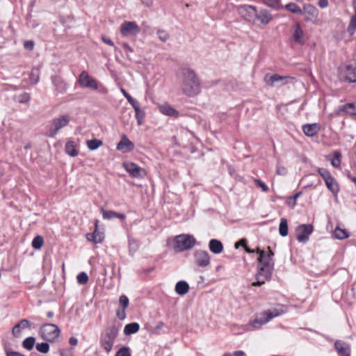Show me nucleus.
<instances>
[{
    "label": "nucleus",
    "mask_w": 356,
    "mask_h": 356,
    "mask_svg": "<svg viewBox=\"0 0 356 356\" xmlns=\"http://www.w3.org/2000/svg\"><path fill=\"white\" fill-rule=\"evenodd\" d=\"M268 253H266V258L268 260H273V257L274 256V252L271 250V249L269 246L268 247Z\"/></svg>",
    "instance_id": "obj_60"
},
{
    "label": "nucleus",
    "mask_w": 356,
    "mask_h": 356,
    "mask_svg": "<svg viewBox=\"0 0 356 356\" xmlns=\"http://www.w3.org/2000/svg\"><path fill=\"white\" fill-rule=\"evenodd\" d=\"M339 111L348 115H356V103H348L339 107Z\"/></svg>",
    "instance_id": "obj_30"
},
{
    "label": "nucleus",
    "mask_w": 356,
    "mask_h": 356,
    "mask_svg": "<svg viewBox=\"0 0 356 356\" xmlns=\"http://www.w3.org/2000/svg\"><path fill=\"white\" fill-rule=\"evenodd\" d=\"M17 100L21 104H24L30 100V95L27 92H24L17 97Z\"/></svg>",
    "instance_id": "obj_48"
},
{
    "label": "nucleus",
    "mask_w": 356,
    "mask_h": 356,
    "mask_svg": "<svg viewBox=\"0 0 356 356\" xmlns=\"http://www.w3.org/2000/svg\"><path fill=\"white\" fill-rule=\"evenodd\" d=\"M333 236L339 240L347 238L349 236L348 233L346 229H341L339 227H337L334 230Z\"/></svg>",
    "instance_id": "obj_33"
},
{
    "label": "nucleus",
    "mask_w": 356,
    "mask_h": 356,
    "mask_svg": "<svg viewBox=\"0 0 356 356\" xmlns=\"http://www.w3.org/2000/svg\"><path fill=\"white\" fill-rule=\"evenodd\" d=\"M5 353L6 356H24V355L20 353L19 352L12 350L8 348H5Z\"/></svg>",
    "instance_id": "obj_53"
},
{
    "label": "nucleus",
    "mask_w": 356,
    "mask_h": 356,
    "mask_svg": "<svg viewBox=\"0 0 356 356\" xmlns=\"http://www.w3.org/2000/svg\"><path fill=\"white\" fill-rule=\"evenodd\" d=\"M123 167L131 177L134 178L143 177L142 172H144V170L137 164L133 162H125L123 163Z\"/></svg>",
    "instance_id": "obj_14"
},
{
    "label": "nucleus",
    "mask_w": 356,
    "mask_h": 356,
    "mask_svg": "<svg viewBox=\"0 0 356 356\" xmlns=\"http://www.w3.org/2000/svg\"><path fill=\"white\" fill-rule=\"evenodd\" d=\"M77 282L80 284H85L88 281V276L85 272H81L76 277Z\"/></svg>",
    "instance_id": "obj_46"
},
{
    "label": "nucleus",
    "mask_w": 356,
    "mask_h": 356,
    "mask_svg": "<svg viewBox=\"0 0 356 356\" xmlns=\"http://www.w3.org/2000/svg\"><path fill=\"white\" fill-rule=\"evenodd\" d=\"M140 329V325L138 323H131L124 326V333L125 335H130L136 333Z\"/></svg>",
    "instance_id": "obj_31"
},
{
    "label": "nucleus",
    "mask_w": 356,
    "mask_h": 356,
    "mask_svg": "<svg viewBox=\"0 0 356 356\" xmlns=\"http://www.w3.org/2000/svg\"><path fill=\"white\" fill-rule=\"evenodd\" d=\"M34 47V42L32 40H26L24 43V47L28 50H32Z\"/></svg>",
    "instance_id": "obj_55"
},
{
    "label": "nucleus",
    "mask_w": 356,
    "mask_h": 356,
    "mask_svg": "<svg viewBox=\"0 0 356 356\" xmlns=\"http://www.w3.org/2000/svg\"><path fill=\"white\" fill-rule=\"evenodd\" d=\"M44 243L43 238L41 236H35L32 241V246L36 250H39L42 248Z\"/></svg>",
    "instance_id": "obj_41"
},
{
    "label": "nucleus",
    "mask_w": 356,
    "mask_h": 356,
    "mask_svg": "<svg viewBox=\"0 0 356 356\" xmlns=\"http://www.w3.org/2000/svg\"><path fill=\"white\" fill-rule=\"evenodd\" d=\"M302 10V15H307L305 21H314L318 16V9L312 4H305Z\"/></svg>",
    "instance_id": "obj_17"
},
{
    "label": "nucleus",
    "mask_w": 356,
    "mask_h": 356,
    "mask_svg": "<svg viewBox=\"0 0 356 356\" xmlns=\"http://www.w3.org/2000/svg\"><path fill=\"white\" fill-rule=\"evenodd\" d=\"M159 111L167 116L175 117L177 118L179 116V112L173 108L168 104H163L159 106Z\"/></svg>",
    "instance_id": "obj_21"
},
{
    "label": "nucleus",
    "mask_w": 356,
    "mask_h": 356,
    "mask_svg": "<svg viewBox=\"0 0 356 356\" xmlns=\"http://www.w3.org/2000/svg\"><path fill=\"white\" fill-rule=\"evenodd\" d=\"M126 309L119 308L116 312V316L120 320H124L126 318Z\"/></svg>",
    "instance_id": "obj_54"
},
{
    "label": "nucleus",
    "mask_w": 356,
    "mask_h": 356,
    "mask_svg": "<svg viewBox=\"0 0 356 356\" xmlns=\"http://www.w3.org/2000/svg\"><path fill=\"white\" fill-rule=\"evenodd\" d=\"M257 252L259 253V254L257 259L259 262V266H266V264H268L270 266L272 265L273 268H274L273 261L268 260L266 258V252L264 250H261L259 248H257Z\"/></svg>",
    "instance_id": "obj_26"
},
{
    "label": "nucleus",
    "mask_w": 356,
    "mask_h": 356,
    "mask_svg": "<svg viewBox=\"0 0 356 356\" xmlns=\"http://www.w3.org/2000/svg\"><path fill=\"white\" fill-rule=\"evenodd\" d=\"M246 243H247L246 239L243 238V239L240 240L239 241H238V242H236L235 243V248H238V247L240 245L245 247L246 246Z\"/></svg>",
    "instance_id": "obj_59"
},
{
    "label": "nucleus",
    "mask_w": 356,
    "mask_h": 356,
    "mask_svg": "<svg viewBox=\"0 0 356 356\" xmlns=\"http://www.w3.org/2000/svg\"><path fill=\"white\" fill-rule=\"evenodd\" d=\"M288 78H289L288 76H280L279 74H275L270 76L268 79L267 76H266L265 79H266V82L267 84H268L270 86H273V84L275 82L281 81L285 80Z\"/></svg>",
    "instance_id": "obj_35"
},
{
    "label": "nucleus",
    "mask_w": 356,
    "mask_h": 356,
    "mask_svg": "<svg viewBox=\"0 0 356 356\" xmlns=\"http://www.w3.org/2000/svg\"><path fill=\"white\" fill-rule=\"evenodd\" d=\"M274 268L272 265L266 264V266H259L258 272L256 275L257 282L252 284L254 286H259L264 284L266 281L270 280Z\"/></svg>",
    "instance_id": "obj_6"
},
{
    "label": "nucleus",
    "mask_w": 356,
    "mask_h": 356,
    "mask_svg": "<svg viewBox=\"0 0 356 356\" xmlns=\"http://www.w3.org/2000/svg\"><path fill=\"white\" fill-rule=\"evenodd\" d=\"M38 351L42 353H47L49 350V345L47 342H42L36 345Z\"/></svg>",
    "instance_id": "obj_45"
},
{
    "label": "nucleus",
    "mask_w": 356,
    "mask_h": 356,
    "mask_svg": "<svg viewBox=\"0 0 356 356\" xmlns=\"http://www.w3.org/2000/svg\"><path fill=\"white\" fill-rule=\"evenodd\" d=\"M353 7L354 8L355 14L352 16L347 29L350 35H353L356 31V0H353Z\"/></svg>",
    "instance_id": "obj_27"
},
{
    "label": "nucleus",
    "mask_w": 356,
    "mask_h": 356,
    "mask_svg": "<svg viewBox=\"0 0 356 356\" xmlns=\"http://www.w3.org/2000/svg\"><path fill=\"white\" fill-rule=\"evenodd\" d=\"M341 156V153L339 151H335L334 152V158L331 161V164H332V166H334L335 168L339 167L340 163H341V159H340Z\"/></svg>",
    "instance_id": "obj_43"
},
{
    "label": "nucleus",
    "mask_w": 356,
    "mask_h": 356,
    "mask_svg": "<svg viewBox=\"0 0 356 356\" xmlns=\"http://www.w3.org/2000/svg\"><path fill=\"white\" fill-rule=\"evenodd\" d=\"M120 308L126 309L129 305V298L125 295H121L119 298Z\"/></svg>",
    "instance_id": "obj_44"
},
{
    "label": "nucleus",
    "mask_w": 356,
    "mask_h": 356,
    "mask_svg": "<svg viewBox=\"0 0 356 356\" xmlns=\"http://www.w3.org/2000/svg\"><path fill=\"white\" fill-rule=\"evenodd\" d=\"M196 241L193 236L181 234L175 239L174 248L179 252L191 249L195 244Z\"/></svg>",
    "instance_id": "obj_5"
},
{
    "label": "nucleus",
    "mask_w": 356,
    "mask_h": 356,
    "mask_svg": "<svg viewBox=\"0 0 356 356\" xmlns=\"http://www.w3.org/2000/svg\"><path fill=\"white\" fill-rule=\"evenodd\" d=\"M189 291V285L186 281H179L175 285V291L179 296L186 294Z\"/></svg>",
    "instance_id": "obj_28"
},
{
    "label": "nucleus",
    "mask_w": 356,
    "mask_h": 356,
    "mask_svg": "<svg viewBox=\"0 0 356 356\" xmlns=\"http://www.w3.org/2000/svg\"><path fill=\"white\" fill-rule=\"evenodd\" d=\"M334 347L337 351L339 356H350V346L345 342L340 341V340H337L334 343Z\"/></svg>",
    "instance_id": "obj_19"
},
{
    "label": "nucleus",
    "mask_w": 356,
    "mask_h": 356,
    "mask_svg": "<svg viewBox=\"0 0 356 356\" xmlns=\"http://www.w3.org/2000/svg\"><path fill=\"white\" fill-rule=\"evenodd\" d=\"M99 220H95V230L91 234H86V238L89 241H92L95 243H100L104 239V234L103 232H100L98 229Z\"/></svg>",
    "instance_id": "obj_15"
},
{
    "label": "nucleus",
    "mask_w": 356,
    "mask_h": 356,
    "mask_svg": "<svg viewBox=\"0 0 356 356\" xmlns=\"http://www.w3.org/2000/svg\"><path fill=\"white\" fill-rule=\"evenodd\" d=\"M284 8L292 13L302 15V9L295 3H287Z\"/></svg>",
    "instance_id": "obj_37"
},
{
    "label": "nucleus",
    "mask_w": 356,
    "mask_h": 356,
    "mask_svg": "<svg viewBox=\"0 0 356 356\" xmlns=\"http://www.w3.org/2000/svg\"><path fill=\"white\" fill-rule=\"evenodd\" d=\"M301 192H298L293 196L290 197V200H292L293 201V204H296L297 199L301 195Z\"/></svg>",
    "instance_id": "obj_61"
},
{
    "label": "nucleus",
    "mask_w": 356,
    "mask_h": 356,
    "mask_svg": "<svg viewBox=\"0 0 356 356\" xmlns=\"http://www.w3.org/2000/svg\"><path fill=\"white\" fill-rule=\"evenodd\" d=\"M277 173L280 175H285L287 173V170L284 167L279 166L277 168Z\"/></svg>",
    "instance_id": "obj_57"
},
{
    "label": "nucleus",
    "mask_w": 356,
    "mask_h": 356,
    "mask_svg": "<svg viewBox=\"0 0 356 356\" xmlns=\"http://www.w3.org/2000/svg\"><path fill=\"white\" fill-rule=\"evenodd\" d=\"M325 183L328 190H330L334 195H337L339 193V185L333 177L328 178V179L325 181Z\"/></svg>",
    "instance_id": "obj_29"
},
{
    "label": "nucleus",
    "mask_w": 356,
    "mask_h": 356,
    "mask_svg": "<svg viewBox=\"0 0 356 356\" xmlns=\"http://www.w3.org/2000/svg\"><path fill=\"white\" fill-rule=\"evenodd\" d=\"M195 264L200 267H207L210 264V256L207 251L197 250L194 253Z\"/></svg>",
    "instance_id": "obj_12"
},
{
    "label": "nucleus",
    "mask_w": 356,
    "mask_h": 356,
    "mask_svg": "<svg viewBox=\"0 0 356 356\" xmlns=\"http://www.w3.org/2000/svg\"><path fill=\"white\" fill-rule=\"evenodd\" d=\"M65 152L71 156H76L78 155V152L76 149L75 144L72 141H69L65 144Z\"/></svg>",
    "instance_id": "obj_34"
},
{
    "label": "nucleus",
    "mask_w": 356,
    "mask_h": 356,
    "mask_svg": "<svg viewBox=\"0 0 356 356\" xmlns=\"http://www.w3.org/2000/svg\"><path fill=\"white\" fill-rule=\"evenodd\" d=\"M118 334V328L113 325L108 327L100 337L101 346L106 351L110 353L113 348V343Z\"/></svg>",
    "instance_id": "obj_2"
},
{
    "label": "nucleus",
    "mask_w": 356,
    "mask_h": 356,
    "mask_svg": "<svg viewBox=\"0 0 356 356\" xmlns=\"http://www.w3.org/2000/svg\"><path fill=\"white\" fill-rule=\"evenodd\" d=\"M69 343L71 346H76L78 343V340L76 338L74 337H72L70 338L69 339Z\"/></svg>",
    "instance_id": "obj_63"
},
{
    "label": "nucleus",
    "mask_w": 356,
    "mask_h": 356,
    "mask_svg": "<svg viewBox=\"0 0 356 356\" xmlns=\"http://www.w3.org/2000/svg\"><path fill=\"white\" fill-rule=\"evenodd\" d=\"M78 83L82 88L91 90L98 89V83L86 71H83L79 76Z\"/></svg>",
    "instance_id": "obj_10"
},
{
    "label": "nucleus",
    "mask_w": 356,
    "mask_h": 356,
    "mask_svg": "<svg viewBox=\"0 0 356 356\" xmlns=\"http://www.w3.org/2000/svg\"><path fill=\"white\" fill-rule=\"evenodd\" d=\"M134 144L127 137L126 135L122 136L121 140L117 145V149L123 153L130 152L134 149Z\"/></svg>",
    "instance_id": "obj_16"
},
{
    "label": "nucleus",
    "mask_w": 356,
    "mask_h": 356,
    "mask_svg": "<svg viewBox=\"0 0 356 356\" xmlns=\"http://www.w3.org/2000/svg\"><path fill=\"white\" fill-rule=\"evenodd\" d=\"M35 338L33 337H29L27 338H26L23 342H22V346L24 348L30 350H31L33 346H34V344H35Z\"/></svg>",
    "instance_id": "obj_39"
},
{
    "label": "nucleus",
    "mask_w": 356,
    "mask_h": 356,
    "mask_svg": "<svg viewBox=\"0 0 356 356\" xmlns=\"http://www.w3.org/2000/svg\"><path fill=\"white\" fill-rule=\"evenodd\" d=\"M321 127L317 123L306 124L302 126V131L304 134L309 137L316 136L319 131Z\"/></svg>",
    "instance_id": "obj_20"
},
{
    "label": "nucleus",
    "mask_w": 356,
    "mask_h": 356,
    "mask_svg": "<svg viewBox=\"0 0 356 356\" xmlns=\"http://www.w3.org/2000/svg\"><path fill=\"white\" fill-rule=\"evenodd\" d=\"M279 233L282 236H286L288 234L287 220L284 218H281L279 226Z\"/></svg>",
    "instance_id": "obj_36"
},
{
    "label": "nucleus",
    "mask_w": 356,
    "mask_h": 356,
    "mask_svg": "<svg viewBox=\"0 0 356 356\" xmlns=\"http://www.w3.org/2000/svg\"><path fill=\"white\" fill-rule=\"evenodd\" d=\"M134 109L135 111V115L137 120V122L138 125H141L144 123L145 113L144 111L141 110L140 108V104L137 106H134Z\"/></svg>",
    "instance_id": "obj_32"
},
{
    "label": "nucleus",
    "mask_w": 356,
    "mask_h": 356,
    "mask_svg": "<svg viewBox=\"0 0 356 356\" xmlns=\"http://www.w3.org/2000/svg\"><path fill=\"white\" fill-rule=\"evenodd\" d=\"M115 356H131L130 350L128 347H122L116 353Z\"/></svg>",
    "instance_id": "obj_50"
},
{
    "label": "nucleus",
    "mask_w": 356,
    "mask_h": 356,
    "mask_svg": "<svg viewBox=\"0 0 356 356\" xmlns=\"http://www.w3.org/2000/svg\"><path fill=\"white\" fill-rule=\"evenodd\" d=\"M51 80L54 88L56 95H63L66 92L67 86L61 77L59 76H52Z\"/></svg>",
    "instance_id": "obj_13"
},
{
    "label": "nucleus",
    "mask_w": 356,
    "mask_h": 356,
    "mask_svg": "<svg viewBox=\"0 0 356 356\" xmlns=\"http://www.w3.org/2000/svg\"><path fill=\"white\" fill-rule=\"evenodd\" d=\"M318 172L324 179V181H326L328 179V178L332 177L329 170L325 168H318Z\"/></svg>",
    "instance_id": "obj_47"
},
{
    "label": "nucleus",
    "mask_w": 356,
    "mask_h": 356,
    "mask_svg": "<svg viewBox=\"0 0 356 356\" xmlns=\"http://www.w3.org/2000/svg\"><path fill=\"white\" fill-rule=\"evenodd\" d=\"M303 31L302 30L299 23H296L294 26V31L293 33V40L298 44H303Z\"/></svg>",
    "instance_id": "obj_24"
},
{
    "label": "nucleus",
    "mask_w": 356,
    "mask_h": 356,
    "mask_svg": "<svg viewBox=\"0 0 356 356\" xmlns=\"http://www.w3.org/2000/svg\"><path fill=\"white\" fill-rule=\"evenodd\" d=\"M70 118L68 115H63L56 118L51 121V126L49 128L48 136L54 138L58 132L63 128L65 127L70 122Z\"/></svg>",
    "instance_id": "obj_8"
},
{
    "label": "nucleus",
    "mask_w": 356,
    "mask_h": 356,
    "mask_svg": "<svg viewBox=\"0 0 356 356\" xmlns=\"http://www.w3.org/2000/svg\"><path fill=\"white\" fill-rule=\"evenodd\" d=\"M157 34L162 42H166L170 38V35L164 30H158Z\"/></svg>",
    "instance_id": "obj_52"
},
{
    "label": "nucleus",
    "mask_w": 356,
    "mask_h": 356,
    "mask_svg": "<svg viewBox=\"0 0 356 356\" xmlns=\"http://www.w3.org/2000/svg\"><path fill=\"white\" fill-rule=\"evenodd\" d=\"M30 327V321L27 319H22L13 327L12 333L15 337H19L22 329H26Z\"/></svg>",
    "instance_id": "obj_22"
},
{
    "label": "nucleus",
    "mask_w": 356,
    "mask_h": 356,
    "mask_svg": "<svg viewBox=\"0 0 356 356\" xmlns=\"http://www.w3.org/2000/svg\"><path fill=\"white\" fill-rule=\"evenodd\" d=\"M129 252L131 254H134L138 248V241L134 238H129Z\"/></svg>",
    "instance_id": "obj_42"
},
{
    "label": "nucleus",
    "mask_w": 356,
    "mask_h": 356,
    "mask_svg": "<svg viewBox=\"0 0 356 356\" xmlns=\"http://www.w3.org/2000/svg\"><path fill=\"white\" fill-rule=\"evenodd\" d=\"M102 213L103 218L106 220H111L113 218L115 215V211L110 210L107 211L104 209H102Z\"/></svg>",
    "instance_id": "obj_49"
},
{
    "label": "nucleus",
    "mask_w": 356,
    "mask_h": 356,
    "mask_svg": "<svg viewBox=\"0 0 356 356\" xmlns=\"http://www.w3.org/2000/svg\"><path fill=\"white\" fill-rule=\"evenodd\" d=\"M40 332L43 339L53 342L58 337L60 330L55 324L46 323L40 327Z\"/></svg>",
    "instance_id": "obj_7"
},
{
    "label": "nucleus",
    "mask_w": 356,
    "mask_h": 356,
    "mask_svg": "<svg viewBox=\"0 0 356 356\" xmlns=\"http://www.w3.org/2000/svg\"><path fill=\"white\" fill-rule=\"evenodd\" d=\"M241 13L248 21H254L257 16L256 8L253 6L244 5L241 7Z\"/></svg>",
    "instance_id": "obj_18"
},
{
    "label": "nucleus",
    "mask_w": 356,
    "mask_h": 356,
    "mask_svg": "<svg viewBox=\"0 0 356 356\" xmlns=\"http://www.w3.org/2000/svg\"><path fill=\"white\" fill-rule=\"evenodd\" d=\"M179 86L183 94L188 97H194L200 92V81L195 72L190 68L181 69Z\"/></svg>",
    "instance_id": "obj_1"
},
{
    "label": "nucleus",
    "mask_w": 356,
    "mask_h": 356,
    "mask_svg": "<svg viewBox=\"0 0 356 356\" xmlns=\"http://www.w3.org/2000/svg\"><path fill=\"white\" fill-rule=\"evenodd\" d=\"M314 227L310 224H302L296 229V238L300 243H305L309 240V236L313 232Z\"/></svg>",
    "instance_id": "obj_9"
},
{
    "label": "nucleus",
    "mask_w": 356,
    "mask_h": 356,
    "mask_svg": "<svg viewBox=\"0 0 356 356\" xmlns=\"http://www.w3.org/2000/svg\"><path fill=\"white\" fill-rule=\"evenodd\" d=\"M125 98L127 99L128 102L132 106L133 108L134 107V106H137L138 104H139L138 102L134 99L130 95H128V96H127Z\"/></svg>",
    "instance_id": "obj_56"
},
{
    "label": "nucleus",
    "mask_w": 356,
    "mask_h": 356,
    "mask_svg": "<svg viewBox=\"0 0 356 356\" xmlns=\"http://www.w3.org/2000/svg\"><path fill=\"white\" fill-rule=\"evenodd\" d=\"M102 40L104 43L110 46H114L113 42L110 38H108L106 37H102Z\"/></svg>",
    "instance_id": "obj_62"
},
{
    "label": "nucleus",
    "mask_w": 356,
    "mask_h": 356,
    "mask_svg": "<svg viewBox=\"0 0 356 356\" xmlns=\"http://www.w3.org/2000/svg\"><path fill=\"white\" fill-rule=\"evenodd\" d=\"M256 19L260 21L261 24H267L272 20L273 17L268 10L264 9L257 13Z\"/></svg>",
    "instance_id": "obj_25"
},
{
    "label": "nucleus",
    "mask_w": 356,
    "mask_h": 356,
    "mask_svg": "<svg viewBox=\"0 0 356 356\" xmlns=\"http://www.w3.org/2000/svg\"><path fill=\"white\" fill-rule=\"evenodd\" d=\"M122 35H135L140 32V28L135 22H125L120 26Z\"/></svg>",
    "instance_id": "obj_11"
},
{
    "label": "nucleus",
    "mask_w": 356,
    "mask_h": 356,
    "mask_svg": "<svg viewBox=\"0 0 356 356\" xmlns=\"http://www.w3.org/2000/svg\"><path fill=\"white\" fill-rule=\"evenodd\" d=\"M87 147L90 150H95L102 145V141L99 139H92L87 140Z\"/></svg>",
    "instance_id": "obj_38"
},
{
    "label": "nucleus",
    "mask_w": 356,
    "mask_h": 356,
    "mask_svg": "<svg viewBox=\"0 0 356 356\" xmlns=\"http://www.w3.org/2000/svg\"><path fill=\"white\" fill-rule=\"evenodd\" d=\"M115 216L114 218H118L122 220H124L126 218L125 215L124 213H120L115 211Z\"/></svg>",
    "instance_id": "obj_64"
},
{
    "label": "nucleus",
    "mask_w": 356,
    "mask_h": 356,
    "mask_svg": "<svg viewBox=\"0 0 356 356\" xmlns=\"http://www.w3.org/2000/svg\"><path fill=\"white\" fill-rule=\"evenodd\" d=\"M340 79L348 83H356V60H353L339 67Z\"/></svg>",
    "instance_id": "obj_4"
},
{
    "label": "nucleus",
    "mask_w": 356,
    "mask_h": 356,
    "mask_svg": "<svg viewBox=\"0 0 356 356\" xmlns=\"http://www.w3.org/2000/svg\"><path fill=\"white\" fill-rule=\"evenodd\" d=\"M266 6L278 10L280 8V0H261Z\"/></svg>",
    "instance_id": "obj_40"
},
{
    "label": "nucleus",
    "mask_w": 356,
    "mask_h": 356,
    "mask_svg": "<svg viewBox=\"0 0 356 356\" xmlns=\"http://www.w3.org/2000/svg\"><path fill=\"white\" fill-rule=\"evenodd\" d=\"M318 5L320 8H324L327 7L328 1L327 0H318Z\"/></svg>",
    "instance_id": "obj_58"
},
{
    "label": "nucleus",
    "mask_w": 356,
    "mask_h": 356,
    "mask_svg": "<svg viewBox=\"0 0 356 356\" xmlns=\"http://www.w3.org/2000/svg\"><path fill=\"white\" fill-rule=\"evenodd\" d=\"M284 306H280L279 308H274L262 312L259 318L254 319L252 325L254 328H259L262 325L270 321L273 318L280 316L284 314L285 310L283 309Z\"/></svg>",
    "instance_id": "obj_3"
},
{
    "label": "nucleus",
    "mask_w": 356,
    "mask_h": 356,
    "mask_svg": "<svg viewBox=\"0 0 356 356\" xmlns=\"http://www.w3.org/2000/svg\"><path fill=\"white\" fill-rule=\"evenodd\" d=\"M254 181L256 184V186L260 188L262 190V191L268 192L269 191L268 187L261 180L255 179Z\"/></svg>",
    "instance_id": "obj_51"
},
{
    "label": "nucleus",
    "mask_w": 356,
    "mask_h": 356,
    "mask_svg": "<svg viewBox=\"0 0 356 356\" xmlns=\"http://www.w3.org/2000/svg\"><path fill=\"white\" fill-rule=\"evenodd\" d=\"M209 248L211 252L214 254H220L223 250V245L221 241L217 239H211L209 243Z\"/></svg>",
    "instance_id": "obj_23"
}]
</instances>
